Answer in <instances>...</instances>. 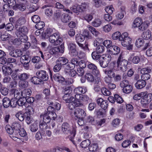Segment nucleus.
Masks as SVG:
<instances>
[{
  "label": "nucleus",
  "mask_w": 152,
  "mask_h": 152,
  "mask_svg": "<svg viewBox=\"0 0 152 152\" xmlns=\"http://www.w3.org/2000/svg\"><path fill=\"white\" fill-rule=\"evenodd\" d=\"M128 63V61L126 60L123 58L121 53L116 61L112 62L113 69L116 71L125 72L127 70Z\"/></svg>",
  "instance_id": "obj_1"
},
{
  "label": "nucleus",
  "mask_w": 152,
  "mask_h": 152,
  "mask_svg": "<svg viewBox=\"0 0 152 152\" xmlns=\"http://www.w3.org/2000/svg\"><path fill=\"white\" fill-rule=\"evenodd\" d=\"M75 97L74 100L68 104V107L71 110L73 109L75 107L82 105L84 102H86L89 99L88 97L85 95L75 94Z\"/></svg>",
  "instance_id": "obj_2"
},
{
  "label": "nucleus",
  "mask_w": 152,
  "mask_h": 152,
  "mask_svg": "<svg viewBox=\"0 0 152 152\" xmlns=\"http://www.w3.org/2000/svg\"><path fill=\"white\" fill-rule=\"evenodd\" d=\"M148 23V21L143 22L140 18H137L134 20L132 25V27L134 29L137 28L138 29L142 31L147 28Z\"/></svg>",
  "instance_id": "obj_3"
},
{
  "label": "nucleus",
  "mask_w": 152,
  "mask_h": 152,
  "mask_svg": "<svg viewBox=\"0 0 152 152\" xmlns=\"http://www.w3.org/2000/svg\"><path fill=\"white\" fill-rule=\"evenodd\" d=\"M61 130L62 132L65 134H70V138H73L75 135L76 129L72 127L70 128L69 125L66 123L62 124L61 126Z\"/></svg>",
  "instance_id": "obj_4"
},
{
  "label": "nucleus",
  "mask_w": 152,
  "mask_h": 152,
  "mask_svg": "<svg viewBox=\"0 0 152 152\" xmlns=\"http://www.w3.org/2000/svg\"><path fill=\"white\" fill-rule=\"evenodd\" d=\"M76 42L79 46L84 51H88L89 49L88 44L85 43L84 45L81 43L83 42L85 40L84 36L81 34H77L76 35L75 38Z\"/></svg>",
  "instance_id": "obj_5"
},
{
  "label": "nucleus",
  "mask_w": 152,
  "mask_h": 152,
  "mask_svg": "<svg viewBox=\"0 0 152 152\" xmlns=\"http://www.w3.org/2000/svg\"><path fill=\"white\" fill-rule=\"evenodd\" d=\"M49 42L51 43H54L56 45H60L62 43L63 40L60 37L58 32L53 33L49 38Z\"/></svg>",
  "instance_id": "obj_6"
},
{
  "label": "nucleus",
  "mask_w": 152,
  "mask_h": 152,
  "mask_svg": "<svg viewBox=\"0 0 152 152\" xmlns=\"http://www.w3.org/2000/svg\"><path fill=\"white\" fill-rule=\"evenodd\" d=\"M48 50L49 53L52 55H58L59 53H63L64 51V46L63 45L57 47H53L49 46Z\"/></svg>",
  "instance_id": "obj_7"
},
{
  "label": "nucleus",
  "mask_w": 152,
  "mask_h": 152,
  "mask_svg": "<svg viewBox=\"0 0 152 152\" xmlns=\"http://www.w3.org/2000/svg\"><path fill=\"white\" fill-rule=\"evenodd\" d=\"M111 60V57L109 54L103 55L101 56L99 61L100 66L102 67H107Z\"/></svg>",
  "instance_id": "obj_8"
},
{
  "label": "nucleus",
  "mask_w": 152,
  "mask_h": 152,
  "mask_svg": "<svg viewBox=\"0 0 152 152\" xmlns=\"http://www.w3.org/2000/svg\"><path fill=\"white\" fill-rule=\"evenodd\" d=\"M72 90L70 87H68L65 88L64 93V95L63 97V99L66 103H70L72 101L74 100V98L72 96H70V94Z\"/></svg>",
  "instance_id": "obj_9"
},
{
  "label": "nucleus",
  "mask_w": 152,
  "mask_h": 152,
  "mask_svg": "<svg viewBox=\"0 0 152 152\" xmlns=\"http://www.w3.org/2000/svg\"><path fill=\"white\" fill-rule=\"evenodd\" d=\"M40 117L42 118L43 121L44 123H40L39 124L40 128L42 129H46L47 125L46 124L48 123L50 121V118L49 115L48 113H42L40 115Z\"/></svg>",
  "instance_id": "obj_10"
},
{
  "label": "nucleus",
  "mask_w": 152,
  "mask_h": 152,
  "mask_svg": "<svg viewBox=\"0 0 152 152\" xmlns=\"http://www.w3.org/2000/svg\"><path fill=\"white\" fill-rule=\"evenodd\" d=\"M144 93L145 94L143 96L141 102L143 106L146 107L147 104L151 102L152 100V94H148L146 91L144 92Z\"/></svg>",
  "instance_id": "obj_11"
},
{
  "label": "nucleus",
  "mask_w": 152,
  "mask_h": 152,
  "mask_svg": "<svg viewBox=\"0 0 152 152\" xmlns=\"http://www.w3.org/2000/svg\"><path fill=\"white\" fill-rule=\"evenodd\" d=\"M67 45L69 50V54L72 56H77V52L76 49V44L72 42H68L67 43Z\"/></svg>",
  "instance_id": "obj_12"
},
{
  "label": "nucleus",
  "mask_w": 152,
  "mask_h": 152,
  "mask_svg": "<svg viewBox=\"0 0 152 152\" xmlns=\"http://www.w3.org/2000/svg\"><path fill=\"white\" fill-rule=\"evenodd\" d=\"M74 115L75 117L81 119V120H83V118L86 115L84 110L80 108H77L75 110Z\"/></svg>",
  "instance_id": "obj_13"
},
{
  "label": "nucleus",
  "mask_w": 152,
  "mask_h": 152,
  "mask_svg": "<svg viewBox=\"0 0 152 152\" xmlns=\"http://www.w3.org/2000/svg\"><path fill=\"white\" fill-rule=\"evenodd\" d=\"M87 67L95 76L99 77L100 76V72L95 64L89 63L87 65Z\"/></svg>",
  "instance_id": "obj_14"
},
{
  "label": "nucleus",
  "mask_w": 152,
  "mask_h": 152,
  "mask_svg": "<svg viewBox=\"0 0 152 152\" xmlns=\"http://www.w3.org/2000/svg\"><path fill=\"white\" fill-rule=\"evenodd\" d=\"M36 74L41 81H46L48 80V75L45 71H39L37 72Z\"/></svg>",
  "instance_id": "obj_15"
},
{
  "label": "nucleus",
  "mask_w": 152,
  "mask_h": 152,
  "mask_svg": "<svg viewBox=\"0 0 152 152\" xmlns=\"http://www.w3.org/2000/svg\"><path fill=\"white\" fill-rule=\"evenodd\" d=\"M122 45L125 47H127L128 50H130L132 49L133 45L132 43V39L130 38H128L125 39L121 40Z\"/></svg>",
  "instance_id": "obj_16"
},
{
  "label": "nucleus",
  "mask_w": 152,
  "mask_h": 152,
  "mask_svg": "<svg viewBox=\"0 0 152 152\" xmlns=\"http://www.w3.org/2000/svg\"><path fill=\"white\" fill-rule=\"evenodd\" d=\"M53 78L55 80L60 83H63L64 84H69V82L67 81H65L64 78L58 73L55 74L53 75Z\"/></svg>",
  "instance_id": "obj_17"
},
{
  "label": "nucleus",
  "mask_w": 152,
  "mask_h": 152,
  "mask_svg": "<svg viewBox=\"0 0 152 152\" xmlns=\"http://www.w3.org/2000/svg\"><path fill=\"white\" fill-rule=\"evenodd\" d=\"M48 113L51 120H55L56 117V114L54 111V109L53 107L50 106L47 108Z\"/></svg>",
  "instance_id": "obj_18"
},
{
  "label": "nucleus",
  "mask_w": 152,
  "mask_h": 152,
  "mask_svg": "<svg viewBox=\"0 0 152 152\" xmlns=\"http://www.w3.org/2000/svg\"><path fill=\"white\" fill-rule=\"evenodd\" d=\"M3 74L7 76L10 75L13 71L10 66L3 65L2 67Z\"/></svg>",
  "instance_id": "obj_19"
},
{
  "label": "nucleus",
  "mask_w": 152,
  "mask_h": 152,
  "mask_svg": "<svg viewBox=\"0 0 152 152\" xmlns=\"http://www.w3.org/2000/svg\"><path fill=\"white\" fill-rule=\"evenodd\" d=\"M11 94L13 95L15 98L18 99L21 96V91L20 88H13L11 89Z\"/></svg>",
  "instance_id": "obj_20"
},
{
  "label": "nucleus",
  "mask_w": 152,
  "mask_h": 152,
  "mask_svg": "<svg viewBox=\"0 0 152 152\" xmlns=\"http://www.w3.org/2000/svg\"><path fill=\"white\" fill-rule=\"evenodd\" d=\"M87 91V88L84 86L78 87L75 88L74 91L76 94L81 95L82 94H84Z\"/></svg>",
  "instance_id": "obj_21"
},
{
  "label": "nucleus",
  "mask_w": 152,
  "mask_h": 152,
  "mask_svg": "<svg viewBox=\"0 0 152 152\" xmlns=\"http://www.w3.org/2000/svg\"><path fill=\"white\" fill-rule=\"evenodd\" d=\"M142 37L143 39L145 40H149L152 39V34L150 30H148L144 32L142 34Z\"/></svg>",
  "instance_id": "obj_22"
},
{
  "label": "nucleus",
  "mask_w": 152,
  "mask_h": 152,
  "mask_svg": "<svg viewBox=\"0 0 152 152\" xmlns=\"http://www.w3.org/2000/svg\"><path fill=\"white\" fill-rule=\"evenodd\" d=\"M28 30L27 28L25 26H23L20 28L19 27L17 29L16 34L17 36L18 37L20 35L26 34Z\"/></svg>",
  "instance_id": "obj_23"
},
{
  "label": "nucleus",
  "mask_w": 152,
  "mask_h": 152,
  "mask_svg": "<svg viewBox=\"0 0 152 152\" xmlns=\"http://www.w3.org/2000/svg\"><path fill=\"white\" fill-rule=\"evenodd\" d=\"M145 81L142 80H138L135 84V87L137 89H141L144 88L146 85Z\"/></svg>",
  "instance_id": "obj_24"
},
{
  "label": "nucleus",
  "mask_w": 152,
  "mask_h": 152,
  "mask_svg": "<svg viewBox=\"0 0 152 152\" xmlns=\"http://www.w3.org/2000/svg\"><path fill=\"white\" fill-rule=\"evenodd\" d=\"M13 9L15 10H20L23 11L26 9V6L23 4H16L12 6Z\"/></svg>",
  "instance_id": "obj_25"
},
{
  "label": "nucleus",
  "mask_w": 152,
  "mask_h": 152,
  "mask_svg": "<svg viewBox=\"0 0 152 152\" xmlns=\"http://www.w3.org/2000/svg\"><path fill=\"white\" fill-rule=\"evenodd\" d=\"M125 14V7H120V11L116 15V17L118 19H121L124 18Z\"/></svg>",
  "instance_id": "obj_26"
},
{
  "label": "nucleus",
  "mask_w": 152,
  "mask_h": 152,
  "mask_svg": "<svg viewBox=\"0 0 152 152\" xmlns=\"http://www.w3.org/2000/svg\"><path fill=\"white\" fill-rule=\"evenodd\" d=\"M61 21L64 23H66L69 21L71 20V17L70 16L65 13H63L61 17Z\"/></svg>",
  "instance_id": "obj_27"
},
{
  "label": "nucleus",
  "mask_w": 152,
  "mask_h": 152,
  "mask_svg": "<svg viewBox=\"0 0 152 152\" xmlns=\"http://www.w3.org/2000/svg\"><path fill=\"white\" fill-rule=\"evenodd\" d=\"M10 54L12 56L17 57L22 55V52L20 50H15L10 52Z\"/></svg>",
  "instance_id": "obj_28"
},
{
  "label": "nucleus",
  "mask_w": 152,
  "mask_h": 152,
  "mask_svg": "<svg viewBox=\"0 0 152 152\" xmlns=\"http://www.w3.org/2000/svg\"><path fill=\"white\" fill-rule=\"evenodd\" d=\"M31 93V91L29 89H26L23 90L21 92V96L26 98V97L30 96Z\"/></svg>",
  "instance_id": "obj_29"
},
{
  "label": "nucleus",
  "mask_w": 152,
  "mask_h": 152,
  "mask_svg": "<svg viewBox=\"0 0 152 152\" xmlns=\"http://www.w3.org/2000/svg\"><path fill=\"white\" fill-rule=\"evenodd\" d=\"M11 77L14 81L15 84L13 86H16L17 84V80L19 79V75L17 73L16 70L15 72H13L12 73Z\"/></svg>",
  "instance_id": "obj_30"
},
{
  "label": "nucleus",
  "mask_w": 152,
  "mask_h": 152,
  "mask_svg": "<svg viewBox=\"0 0 152 152\" xmlns=\"http://www.w3.org/2000/svg\"><path fill=\"white\" fill-rule=\"evenodd\" d=\"M111 53L113 55H117L120 53V48L117 46L113 45L110 48Z\"/></svg>",
  "instance_id": "obj_31"
},
{
  "label": "nucleus",
  "mask_w": 152,
  "mask_h": 152,
  "mask_svg": "<svg viewBox=\"0 0 152 152\" xmlns=\"http://www.w3.org/2000/svg\"><path fill=\"white\" fill-rule=\"evenodd\" d=\"M87 28L91 33L95 36H97L99 34V31L90 25H87Z\"/></svg>",
  "instance_id": "obj_32"
},
{
  "label": "nucleus",
  "mask_w": 152,
  "mask_h": 152,
  "mask_svg": "<svg viewBox=\"0 0 152 152\" xmlns=\"http://www.w3.org/2000/svg\"><path fill=\"white\" fill-rule=\"evenodd\" d=\"M57 62L62 65H65L68 62V59L63 57H61L58 58Z\"/></svg>",
  "instance_id": "obj_33"
},
{
  "label": "nucleus",
  "mask_w": 152,
  "mask_h": 152,
  "mask_svg": "<svg viewBox=\"0 0 152 152\" xmlns=\"http://www.w3.org/2000/svg\"><path fill=\"white\" fill-rule=\"evenodd\" d=\"M70 9L73 12L77 14H79V12H82V10H80V5H76L73 6Z\"/></svg>",
  "instance_id": "obj_34"
},
{
  "label": "nucleus",
  "mask_w": 152,
  "mask_h": 152,
  "mask_svg": "<svg viewBox=\"0 0 152 152\" xmlns=\"http://www.w3.org/2000/svg\"><path fill=\"white\" fill-rule=\"evenodd\" d=\"M145 41L142 38H139L137 39L135 42V44L136 47L139 48L143 46L144 44Z\"/></svg>",
  "instance_id": "obj_35"
},
{
  "label": "nucleus",
  "mask_w": 152,
  "mask_h": 152,
  "mask_svg": "<svg viewBox=\"0 0 152 152\" xmlns=\"http://www.w3.org/2000/svg\"><path fill=\"white\" fill-rule=\"evenodd\" d=\"M104 72L110 78H113L115 74L113 70L112 69L105 70L104 71Z\"/></svg>",
  "instance_id": "obj_36"
},
{
  "label": "nucleus",
  "mask_w": 152,
  "mask_h": 152,
  "mask_svg": "<svg viewBox=\"0 0 152 152\" xmlns=\"http://www.w3.org/2000/svg\"><path fill=\"white\" fill-rule=\"evenodd\" d=\"M30 58L27 55L22 56L20 58V61L21 63H29L30 61Z\"/></svg>",
  "instance_id": "obj_37"
},
{
  "label": "nucleus",
  "mask_w": 152,
  "mask_h": 152,
  "mask_svg": "<svg viewBox=\"0 0 152 152\" xmlns=\"http://www.w3.org/2000/svg\"><path fill=\"white\" fill-rule=\"evenodd\" d=\"M102 23V20L99 18H95L94 20L92 22V25L93 26L95 27L99 26Z\"/></svg>",
  "instance_id": "obj_38"
},
{
  "label": "nucleus",
  "mask_w": 152,
  "mask_h": 152,
  "mask_svg": "<svg viewBox=\"0 0 152 152\" xmlns=\"http://www.w3.org/2000/svg\"><path fill=\"white\" fill-rule=\"evenodd\" d=\"M21 125L19 123L15 122L13 123L12 125V127L14 131H18L21 129Z\"/></svg>",
  "instance_id": "obj_39"
},
{
  "label": "nucleus",
  "mask_w": 152,
  "mask_h": 152,
  "mask_svg": "<svg viewBox=\"0 0 152 152\" xmlns=\"http://www.w3.org/2000/svg\"><path fill=\"white\" fill-rule=\"evenodd\" d=\"M53 33V30L51 28H48L45 32L43 36L45 38H49L50 37Z\"/></svg>",
  "instance_id": "obj_40"
},
{
  "label": "nucleus",
  "mask_w": 152,
  "mask_h": 152,
  "mask_svg": "<svg viewBox=\"0 0 152 152\" xmlns=\"http://www.w3.org/2000/svg\"><path fill=\"white\" fill-rule=\"evenodd\" d=\"M112 28V26L110 23L104 26L102 28L103 31L105 33H108L110 31Z\"/></svg>",
  "instance_id": "obj_41"
},
{
  "label": "nucleus",
  "mask_w": 152,
  "mask_h": 152,
  "mask_svg": "<svg viewBox=\"0 0 152 152\" xmlns=\"http://www.w3.org/2000/svg\"><path fill=\"white\" fill-rule=\"evenodd\" d=\"M38 123L35 122L31 124L30 127V130L33 132L37 131L38 129Z\"/></svg>",
  "instance_id": "obj_42"
},
{
  "label": "nucleus",
  "mask_w": 152,
  "mask_h": 152,
  "mask_svg": "<svg viewBox=\"0 0 152 152\" xmlns=\"http://www.w3.org/2000/svg\"><path fill=\"white\" fill-rule=\"evenodd\" d=\"M48 104L49 105L51 104L53 105L54 107H53L54 109H56V110H58L61 108V105L58 102H55L53 103V102H48Z\"/></svg>",
  "instance_id": "obj_43"
},
{
  "label": "nucleus",
  "mask_w": 152,
  "mask_h": 152,
  "mask_svg": "<svg viewBox=\"0 0 152 152\" xmlns=\"http://www.w3.org/2000/svg\"><path fill=\"white\" fill-rule=\"evenodd\" d=\"M10 102L9 99L7 97L4 98L3 99V104L4 107H7L10 105Z\"/></svg>",
  "instance_id": "obj_44"
},
{
  "label": "nucleus",
  "mask_w": 152,
  "mask_h": 152,
  "mask_svg": "<svg viewBox=\"0 0 152 152\" xmlns=\"http://www.w3.org/2000/svg\"><path fill=\"white\" fill-rule=\"evenodd\" d=\"M85 77L87 80L90 82H92L94 80V77L90 73H86L85 75Z\"/></svg>",
  "instance_id": "obj_45"
},
{
  "label": "nucleus",
  "mask_w": 152,
  "mask_h": 152,
  "mask_svg": "<svg viewBox=\"0 0 152 152\" xmlns=\"http://www.w3.org/2000/svg\"><path fill=\"white\" fill-rule=\"evenodd\" d=\"M90 144V141L88 140H86L82 141L81 143V146L82 148H86L88 147Z\"/></svg>",
  "instance_id": "obj_46"
},
{
  "label": "nucleus",
  "mask_w": 152,
  "mask_h": 152,
  "mask_svg": "<svg viewBox=\"0 0 152 152\" xmlns=\"http://www.w3.org/2000/svg\"><path fill=\"white\" fill-rule=\"evenodd\" d=\"M19 85L21 88H25L28 87V82L25 80H20L19 82Z\"/></svg>",
  "instance_id": "obj_47"
},
{
  "label": "nucleus",
  "mask_w": 152,
  "mask_h": 152,
  "mask_svg": "<svg viewBox=\"0 0 152 152\" xmlns=\"http://www.w3.org/2000/svg\"><path fill=\"white\" fill-rule=\"evenodd\" d=\"M16 116L20 121H23L25 118V115L21 111H19L17 113L16 115Z\"/></svg>",
  "instance_id": "obj_48"
},
{
  "label": "nucleus",
  "mask_w": 152,
  "mask_h": 152,
  "mask_svg": "<svg viewBox=\"0 0 152 152\" xmlns=\"http://www.w3.org/2000/svg\"><path fill=\"white\" fill-rule=\"evenodd\" d=\"M103 44L107 48H109L112 46V42L111 40H106L103 42Z\"/></svg>",
  "instance_id": "obj_49"
},
{
  "label": "nucleus",
  "mask_w": 152,
  "mask_h": 152,
  "mask_svg": "<svg viewBox=\"0 0 152 152\" xmlns=\"http://www.w3.org/2000/svg\"><path fill=\"white\" fill-rule=\"evenodd\" d=\"M26 102V99L23 97H20L18 100V104L20 106L23 105Z\"/></svg>",
  "instance_id": "obj_50"
},
{
  "label": "nucleus",
  "mask_w": 152,
  "mask_h": 152,
  "mask_svg": "<svg viewBox=\"0 0 152 152\" xmlns=\"http://www.w3.org/2000/svg\"><path fill=\"white\" fill-rule=\"evenodd\" d=\"M93 18V15L92 14H88L84 16L85 20L89 22L91 21Z\"/></svg>",
  "instance_id": "obj_51"
},
{
  "label": "nucleus",
  "mask_w": 152,
  "mask_h": 152,
  "mask_svg": "<svg viewBox=\"0 0 152 152\" xmlns=\"http://www.w3.org/2000/svg\"><path fill=\"white\" fill-rule=\"evenodd\" d=\"M132 90V86L131 85L126 86L123 88V92L126 94L130 93Z\"/></svg>",
  "instance_id": "obj_52"
},
{
  "label": "nucleus",
  "mask_w": 152,
  "mask_h": 152,
  "mask_svg": "<svg viewBox=\"0 0 152 152\" xmlns=\"http://www.w3.org/2000/svg\"><path fill=\"white\" fill-rule=\"evenodd\" d=\"M145 93H144V92L137 94L134 96L133 99L135 100H139L140 99L141 97H142L143 96L145 95Z\"/></svg>",
  "instance_id": "obj_53"
},
{
  "label": "nucleus",
  "mask_w": 152,
  "mask_h": 152,
  "mask_svg": "<svg viewBox=\"0 0 152 152\" xmlns=\"http://www.w3.org/2000/svg\"><path fill=\"white\" fill-rule=\"evenodd\" d=\"M98 147V145L96 143L91 144L89 147L88 149L91 151H96Z\"/></svg>",
  "instance_id": "obj_54"
},
{
  "label": "nucleus",
  "mask_w": 152,
  "mask_h": 152,
  "mask_svg": "<svg viewBox=\"0 0 152 152\" xmlns=\"http://www.w3.org/2000/svg\"><path fill=\"white\" fill-rule=\"evenodd\" d=\"M26 22V20L23 17H20L17 20L16 25L18 26L24 24Z\"/></svg>",
  "instance_id": "obj_55"
},
{
  "label": "nucleus",
  "mask_w": 152,
  "mask_h": 152,
  "mask_svg": "<svg viewBox=\"0 0 152 152\" xmlns=\"http://www.w3.org/2000/svg\"><path fill=\"white\" fill-rule=\"evenodd\" d=\"M114 97L115 100L118 103L120 104L121 103L124 101L122 98L118 94H115L114 95Z\"/></svg>",
  "instance_id": "obj_56"
},
{
  "label": "nucleus",
  "mask_w": 152,
  "mask_h": 152,
  "mask_svg": "<svg viewBox=\"0 0 152 152\" xmlns=\"http://www.w3.org/2000/svg\"><path fill=\"white\" fill-rule=\"evenodd\" d=\"M106 12L109 14L111 15L114 10V9L112 6H108L105 8Z\"/></svg>",
  "instance_id": "obj_57"
},
{
  "label": "nucleus",
  "mask_w": 152,
  "mask_h": 152,
  "mask_svg": "<svg viewBox=\"0 0 152 152\" xmlns=\"http://www.w3.org/2000/svg\"><path fill=\"white\" fill-rule=\"evenodd\" d=\"M31 81L34 84H39L41 81L38 77H34L31 79Z\"/></svg>",
  "instance_id": "obj_58"
},
{
  "label": "nucleus",
  "mask_w": 152,
  "mask_h": 152,
  "mask_svg": "<svg viewBox=\"0 0 152 152\" xmlns=\"http://www.w3.org/2000/svg\"><path fill=\"white\" fill-rule=\"evenodd\" d=\"M104 50L105 48L102 45L98 46L96 48V51L99 53H103Z\"/></svg>",
  "instance_id": "obj_59"
},
{
  "label": "nucleus",
  "mask_w": 152,
  "mask_h": 152,
  "mask_svg": "<svg viewBox=\"0 0 152 152\" xmlns=\"http://www.w3.org/2000/svg\"><path fill=\"white\" fill-rule=\"evenodd\" d=\"M102 41V39L101 38H96L94 41V45L95 46H99V45L101 44Z\"/></svg>",
  "instance_id": "obj_60"
},
{
  "label": "nucleus",
  "mask_w": 152,
  "mask_h": 152,
  "mask_svg": "<svg viewBox=\"0 0 152 152\" xmlns=\"http://www.w3.org/2000/svg\"><path fill=\"white\" fill-rule=\"evenodd\" d=\"M130 38L129 36L128 33L127 32H125L123 33L121 35L120 38L119 39V40H121L125 39L128 38Z\"/></svg>",
  "instance_id": "obj_61"
},
{
  "label": "nucleus",
  "mask_w": 152,
  "mask_h": 152,
  "mask_svg": "<svg viewBox=\"0 0 152 152\" xmlns=\"http://www.w3.org/2000/svg\"><path fill=\"white\" fill-rule=\"evenodd\" d=\"M101 92L102 94L105 96H109L110 95L111 92L107 89L103 88L101 89Z\"/></svg>",
  "instance_id": "obj_62"
},
{
  "label": "nucleus",
  "mask_w": 152,
  "mask_h": 152,
  "mask_svg": "<svg viewBox=\"0 0 152 152\" xmlns=\"http://www.w3.org/2000/svg\"><path fill=\"white\" fill-rule=\"evenodd\" d=\"M121 33L119 31H117L114 33L112 35V38L113 39L116 40L119 39L121 36Z\"/></svg>",
  "instance_id": "obj_63"
},
{
  "label": "nucleus",
  "mask_w": 152,
  "mask_h": 152,
  "mask_svg": "<svg viewBox=\"0 0 152 152\" xmlns=\"http://www.w3.org/2000/svg\"><path fill=\"white\" fill-rule=\"evenodd\" d=\"M99 53L96 51H94L91 54L92 57L94 59L97 60L100 59L101 56H100L98 54Z\"/></svg>",
  "instance_id": "obj_64"
}]
</instances>
